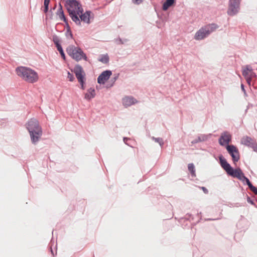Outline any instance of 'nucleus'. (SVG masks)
I'll use <instances>...</instances> for the list:
<instances>
[{
    "instance_id": "nucleus-1",
    "label": "nucleus",
    "mask_w": 257,
    "mask_h": 257,
    "mask_svg": "<svg viewBox=\"0 0 257 257\" xmlns=\"http://www.w3.org/2000/svg\"><path fill=\"white\" fill-rule=\"evenodd\" d=\"M67 9L72 21L77 25H81V21L89 24L91 11L83 13V9L81 5L76 0H67Z\"/></svg>"
},
{
    "instance_id": "nucleus-2",
    "label": "nucleus",
    "mask_w": 257,
    "mask_h": 257,
    "mask_svg": "<svg viewBox=\"0 0 257 257\" xmlns=\"http://www.w3.org/2000/svg\"><path fill=\"white\" fill-rule=\"evenodd\" d=\"M31 141L33 144L36 145L40 140L43 134L42 128L39 124L38 120L35 118H31L26 123Z\"/></svg>"
},
{
    "instance_id": "nucleus-3",
    "label": "nucleus",
    "mask_w": 257,
    "mask_h": 257,
    "mask_svg": "<svg viewBox=\"0 0 257 257\" xmlns=\"http://www.w3.org/2000/svg\"><path fill=\"white\" fill-rule=\"evenodd\" d=\"M16 72L20 77L29 83H35L39 79L37 72L29 67H18L16 68Z\"/></svg>"
},
{
    "instance_id": "nucleus-4",
    "label": "nucleus",
    "mask_w": 257,
    "mask_h": 257,
    "mask_svg": "<svg viewBox=\"0 0 257 257\" xmlns=\"http://www.w3.org/2000/svg\"><path fill=\"white\" fill-rule=\"evenodd\" d=\"M218 28V26L214 23L208 24L202 27L198 30L194 36L196 40H202L208 37L212 32Z\"/></svg>"
},
{
    "instance_id": "nucleus-5",
    "label": "nucleus",
    "mask_w": 257,
    "mask_h": 257,
    "mask_svg": "<svg viewBox=\"0 0 257 257\" xmlns=\"http://www.w3.org/2000/svg\"><path fill=\"white\" fill-rule=\"evenodd\" d=\"M68 54L74 60L79 61L82 59L87 61L88 58L82 50L79 47L74 45H69L66 49Z\"/></svg>"
},
{
    "instance_id": "nucleus-6",
    "label": "nucleus",
    "mask_w": 257,
    "mask_h": 257,
    "mask_svg": "<svg viewBox=\"0 0 257 257\" xmlns=\"http://www.w3.org/2000/svg\"><path fill=\"white\" fill-rule=\"evenodd\" d=\"M241 1L242 0H229L227 11L228 15L234 16L238 13Z\"/></svg>"
},
{
    "instance_id": "nucleus-7",
    "label": "nucleus",
    "mask_w": 257,
    "mask_h": 257,
    "mask_svg": "<svg viewBox=\"0 0 257 257\" xmlns=\"http://www.w3.org/2000/svg\"><path fill=\"white\" fill-rule=\"evenodd\" d=\"M226 150L229 155L231 156L233 163L238 162L240 158L239 151L237 148L234 145H227Z\"/></svg>"
},
{
    "instance_id": "nucleus-8",
    "label": "nucleus",
    "mask_w": 257,
    "mask_h": 257,
    "mask_svg": "<svg viewBox=\"0 0 257 257\" xmlns=\"http://www.w3.org/2000/svg\"><path fill=\"white\" fill-rule=\"evenodd\" d=\"M241 143L252 148L254 152H257V143L253 139L248 136H244L241 140Z\"/></svg>"
},
{
    "instance_id": "nucleus-9",
    "label": "nucleus",
    "mask_w": 257,
    "mask_h": 257,
    "mask_svg": "<svg viewBox=\"0 0 257 257\" xmlns=\"http://www.w3.org/2000/svg\"><path fill=\"white\" fill-rule=\"evenodd\" d=\"M73 72L78 81V82L85 81V73L83 69V68L79 65L75 66L73 69Z\"/></svg>"
},
{
    "instance_id": "nucleus-10",
    "label": "nucleus",
    "mask_w": 257,
    "mask_h": 257,
    "mask_svg": "<svg viewBox=\"0 0 257 257\" xmlns=\"http://www.w3.org/2000/svg\"><path fill=\"white\" fill-rule=\"evenodd\" d=\"M112 72L110 70L103 71L98 77L97 82L100 84H104L108 80Z\"/></svg>"
},
{
    "instance_id": "nucleus-11",
    "label": "nucleus",
    "mask_w": 257,
    "mask_h": 257,
    "mask_svg": "<svg viewBox=\"0 0 257 257\" xmlns=\"http://www.w3.org/2000/svg\"><path fill=\"white\" fill-rule=\"evenodd\" d=\"M231 136L228 132H224L221 134L219 139V143L221 146H224L225 145H229L228 144L231 141Z\"/></svg>"
},
{
    "instance_id": "nucleus-12",
    "label": "nucleus",
    "mask_w": 257,
    "mask_h": 257,
    "mask_svg": "<svg viewBox=\"0 0 257 257\" xmlns=\"http://www.w3.org/2000/svg\"><path fill=\"white\" fill-rule=\"evenodd\" d=\"M138 100L132 96H125L122 99V105L125 107L131 106L138 103Z\"/></svg>"
},
{
    "instance_id": "nucleus-13",
    "label": "nucleus",
    "mask_w": 257,
    "mask_h": 257,
    "mask_svg": "<svg viewBox=\"0 0 257 257\" xmlns=\"http://www.w3.org/2000/svg\"><path fill=\"white\" fill-rule=\"evenodd\" d=\"M231 170L228 172V174L230 176L237 178L239 180H241L242 177L244 176L243 173L239 168H237L235 169H233L232 168H231Z\"/></svg>"
},
{
    "instance_id": "nucleus-14",
    "label": "nucleus",
    "mask_w": 257,
    "mask_h": 257,
    "mask_svg": "<svg viewBox=\"0 0 257 257\" xmlns=\"http://www.w3.org/2000/svg\"><path fill=\"white\" fill-rule=\"evenodd\" d=\"M211 136H212V134H201L199 136H198L196 139L193 140L191 142V143L192 144H195L198 143L199 142L206 141L211 138Z\"/></svg>"
},
{
    "instance_id": "nucleus-15",
    "label": "nucleus",
    "mask_w": 257,
    "mask_h": 257,
    "mask_svg": "<svg viewBox=\"0 0 257 257\" xmlns=\"http://www.w3.org/2000/svg\"><path fill=\"white\" fill-rule=\"evenodd\" d=\"M219 159L220 160V163L221 166L223 168V169L228 173L229 170H231V168H232L230 164L227 163L226 159L223 158L222 156L219 157Z\"/></svg>"
},
{
    "instance_id": "nucleus-16",
    "label": "nucleus",
    "mask_w": 257,
    "mask_h": 257,
    "mask_svg": "<svg viewBox=\"0 0 257 257\" xmlns=\"http://www.w3.org/2000/svg\"><path fill=\"white\" fill-rule=\"evenodd\" d=\"M95 96V89L93 88H90L87 90V92L85 94L84 98L86 100H89L94 98Z\"/></svg>"
},
{
    "instance_id": "nucleus-17",
    "label": "nucleus",
    "mask_w": 257,
    "mask_h": 257,
    "mask_svg": "<svg viewBox=\"0 0 257 257\" xmlns=\"http://www.w3.org/2000/svg\"><path fill=\"white\" fill-rule=\"evenodd\" d=\"M252 71V67L249 65H246L242 68V74L244 77H247L250 71Z\"/></svg>"
},
{
    "instance_id": "nucleus-18",
    "label": "nucleus",
    "mask_w": 257,
    "mask_h": 257,
    "mask_svg": "<svg viewBox=\"0 0 257 257\" xmlns=\"http://www.w3.org/2000/svg\"><path fill=\"white\" fill-rule=\"evenodd\" d=\"M98 60L103 64H107L109 60V58L107 54L101 55Z\"/></svg>"
},
{
    "instance_id": "nucleus-19",
    "label": "nucleus",
    "mask_w": 257,
    "mask_h": 257,
    "mask_svg": "<svg viewBox=\"0 0 257 257\" xmlns=\"http://www.w3.org/2000/svg\"><path fill=\"white\" fill-rule=\"evenodd\" d=\"M175 0H166L163 5V10L164 11H166L168 9V8L173 5L174 3Z\"/></svg>"
},
{
    "instance_id": "nucleus-20",
    "label": "nucleus",
    "mask_w": 257,
    "mask_h": 257,
    "mask_svg": "<svg viewBox=\"0 0 257 257\" xmlns=\"http://www.w3.org/2000/svg\"><path fill=\"white\" fill-rule=\"evenodd\" d=\"M188 169L190 172L191 176L195 177L196 176L195 166L193 163H190L188 165Z\"/></svg>"
},
{
    "instance_id": "nucleus-21",
    "label": "nucleus",
    "mask_w": 257,
    "mask_h": 257,
    "mask_svg": "<svg viewBox=\"0 0 257 257\" xmlns=\"http://www.w3.org/2000/svg\"><path fill=\"white\" fill-rule=\"evenodd\" d=\"M58 15H59V18L61 20L63 21L64 22L67 23L66 19L64 16V12L62 10V7L60 6V8L58 10Z\"/></svg>"
},
{
    "instance_id": "nucleus-22",
    "label": "nucleus",
    "mask_w": 257,
    "mask_h": 257,
    "mask_svg": "<svg viewBox=\"0 0 257 257\" xmlns=\"http://www.w3.org/2000/svg\"><path fill=\"white\" fill-rule=\"evenodd\" d=\"M152 140L154 141L156 143H158L161 147H162L164 145V141L162 138H155L154 137H151Z\"/></svg>"
},
{
    "instance_id": "nucleus-23",
    "label": "nucleus",
    "mask_w": 257,
    "mask_h": 257,
    "mask_svg": "<svg viewBox=\"0 0 257 257\" xmlns=\"http://www.w3.org/2000/svg\"><path fill=\"white\" fill-rule=\"evenodd\" d=\"M53 41L54 43V44H55L56 47H58L61 46V45L60 44V39L57 36L54 35L53 36Z\"/></svg>"
},
{
    "instance_id": "nucleus-24",
    "label": "nucleus",
    "mask_w": 257,
    "mask_h": 257,
    "mask_svg": "<svg viewBox=\"0 0 257 257\" xmlns=\"http://www.w3.org/2000/svg\"><path fill=\"white\" fill-rule=\"evenodd\" d=\"M240 181H241L244 183H245L248 185V187H250L252 185V184L249 181V180L247 178H246L245 176L242 177V178L241 180H240Z\"/></svg>"
},
{
    "instance_id": "nucleus-25",
    "label": "nucleus",
    "mask_w": 257,
    "mask_h": 257,
    "mask_svg": "<svg viewBox=\"0 0 257 257\" xmlns=\"http://www.w3.org/2000/svg\"><path fill=\"white\" fill-rule=\"evenodd\" d=\"M57 48L58 51L60 53L63 59L65 60V55L64 52L63 50L62 46H59V47H57Z\"/></svg>"
},
{
    "instance_id": "nucleus-26",
    "label": "nucleus",
    "mask_w": 257,
    "mask_h": 257,
    "mask_svg": "<svg viewBox=\"0 0 257 257\" xmlns=\"http://www.w3.org/2000/svg\"><path fill=\"white\" fill-rule=\"evenodd\" d=\"M66 36L68 39H72L73 35L70 28H69L66 32Z\"/></svg>"
},
{
    "instance_id": "nucleus-27",
    "label": "nucleus",
    "mask_w": 257,
    "mask_h": 257,
    "mask_svg": "<svg viewBox=\"0 0 257 257\" xmlns=\"http://www.w3.org/2000/svg\"><path fill=\"white\" fill-rule=\"evenodd\" d=\"M67 78L69 79L70 81H73L74 79V77L72 74H71L70 72H67Z\"/></svg>"
},
{
    "instance_id": "nucleus-28",
    "label": "nucleus",
    "mask_w": 257,
    "mask_h": 257,
    "mask_svg": "<svg viewBox=\"0 0 257 257\" xmlns=\"http://www.w3.org/2000/svg\"><path fill=\"white\" fill-rule=\"evenodd\" d=\"M249 78H252L256 77V73L253 72V69L252 68V71L249 72V75L248 76Z\"/></svg>"
},
{
    "instance_id": "nucleus-29",
    "label": "nucleus",
    "mask_w": 257,
    "mask_h": 257,
    "mask_svg": "<svg viewBox=\"0 0 257 257\" xmlns=\"http://www.w3.org/2000/svg\"><path fill=\"white\" fill-rule=\"evenodd\" d=\"M249 188L252 191L255 195H257V188L251 185Z\"/></svg>"
},
{
    "instance_id": "nucleus-30",
    "label": "nucleus",
    "mask_w": 257,
    "mask_h": 257,
    "mask_svg": "<svg viewBox=\"0 0 257 257\" xmlns=\"http://www.w3.org/2000/svg\"><path fill=\"white\" fill-rule=\"evenodd\" d=\"M118 77V75L117 74L115 75L114 77L112 78L110 80V81L112 82V84H111L110 86H112L113 84V83L115 82V81L117 79Z\"/></svg>"
},
{
    "instance_id": "nucleus-31",
    "label": "nucleus",
    "mask_w": 257,
    "mask_h": 257,
    "mask_svg": "<svg viewBox=\"0 0 257 257\" xmlns=\"http://www.w3.org/2000/svg\"><path fill=\"white\" fill-rule=\"evenodd\" d=\"M144 0H132V3L135 5H139L143 3Z\"/></svg>"
},
{
    "instance_id": "nucleus-32",
    "label": "nucleus",
    "mask_w": 257,
    "mask_h": 257,
    "mask_svg": "<svg viewBox=\"0 0 257 257\" xmlns=\"http://www.w3.org/2000/svg\"><path fill=\"white\" fill-rule=\"evenodd\" d=\"M246 81V82L247 83V84L250 85V84H251V78H249L248 76H247V77H244Z\"/></svg>"
},
{
    "instance_id": "nucleus-33",
    "label": "nucleus",
    "mask_w": 257,
    "mask_h": 257,
    "mask_svg": "<svg viewBox=\"0 0 257 257\" xmlns=\"http://www.w3.org/2000/svg\"><path fill=\"white\" fill-rule=\"evenodd\" d=\"M50 3V0H44V7H48Z\"/></svg>"
},
{
    "instance_id": "nucleus-34",
    "label": "nucleus",
    "mask_w": 257,
    "mask_h": 257,
    "mask_svg": "<svg viewBox=\"0 0 257 257\" xmlns=\"http://www.w3.org/2000/svg\"><path fill=\"white\" fill-rule=\"evenodd\" d=\"M79 82L81 85V89H84V88H85V86H84L85 81H82L81 82L80 81Z\"/></svg>"
},
{
    "instance_id": "nucleus-35",
    "label": "nucleus",
    "mask_w": 257,
    "mask_h": 257,
    "mask_svg": "<svg viewBox=\"0 0 257 257\" xmlns=\"http://www.w3.org/2000/svg\"><path fill=\"white\" fill-rule=\"evenodd\" d=\"M241 88L242 90L243 91L244 95L246 96V93L245 90L244 89V86L243 84H241Z\"/></svg>"
},
{
    "instance_id": "nucleus-36",
    "label": "nucleus",
    "mask_w": 257,
    "mask_h": 257,
    "mask_svg": "<svg viewBox=\"0 0 257 257\" xmlns=\"http://www.w3.org/2000/svg\"><path fill=\"white\" fill-rule=\"evenodd\" d=\"M247 201L248 203H250L251 204H252V205L254 204L253 201L249 197H247Z\"/></svg>"
},
{
    "instance_id": "nucleus-37",
    "label": "nucleus",
    "mask_w": 257,
    "mask_h": 257,
    "mask_svg": "<svg viewBox=\"0 0 257 257\" xmlns=\"http://www.w3.org/2000/svg\"><path fill=\"white\" fill-rule=\"evenodd\" d=\"M201 189H202V190L203 191L204 193L207 194L208 193V191L206 188H205L204 187H202Z\"/></svg>"
},
{
    "instance_id": "nucleus-38",
    "label": "nucleus",
    "mask_w": 257,
    "mask_h": 257,
    "mask_svg": "<svg viewBox=\"0 0 257 257\" xmlns=\"http://www.w3.org/2000/svg\"><path fill=\"white\" fill-rule=\"evenodd\" d=\"M130 140V139L129 138H123V142L124 143L127 145H129L128 144H127V141Z\"/></svg>"
},
{
    "instance_id": "nucleus-39",
    "label": "nucleus",
    "mask_w": 257,
    "mask_h": 257,
    "mask_svg": "<svg viewBox=\"0 0 257 257\" xmlns=\"http://www.w3.org/2000/svg\"><path fill=\"white\" fill-rule=\"evenodd\" d=\"M48 11V7H44V12L46 13Z\"/></svg>"
},
{
    "instance_id": "nucleus-40",
    "label": "nucleus",
    "mask_w": 257,
    "mask_h": 257,
    "mask_svg": "<svg viewBox=\"0 0 257 257\" xmlns=\"http://www.w3.org/2000/svg\"><path fill=\"white\" fill-rule=\"evenodd\" d=\"M118 41H119V42L118 43V44H123V42L122 41V40L121 39H119Z\"/></svg>"
},
{
    "instance_id": "nucleus-41",
    "label": "nucleus",
    "mask_w": 257,
    "mask_h": 257,
    "mask_svg": "<svg viewBox=\"0 0 257 257\" xmlns=\"http://www.w3.org/2000/svg\"><path fill=\"white\" fill-rule=\"evenodd\" d=\"M51 253L53 255H54V252L53 251V249H52V247H51Z\"/></svg>"
}]
</instances>
